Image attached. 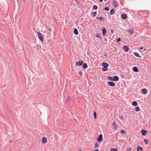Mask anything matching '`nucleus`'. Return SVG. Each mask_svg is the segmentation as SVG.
<instances>
[{
	"mask_svg": "<svg viewBox=\"0 0 151 151\" xmlns=\"http://www.w3.org/2000/svg\"><path fill=\"white\" fill-rule=\"evenodd\" d=\"M102 65L103 67V68H102L103 71H106L108 70V67L109 66V64L107 63L106 62L103 63H102Z\"/></svg>",
	"mask_w": 151,
	"mask_h": 151,
	"instance_id": "nucleus-1",
	"label": "nucleus"
},
{
	"mask_svg": "<svg viewBox=\"0 0 151 151\" xmlns=\"http://www.w3.org/2000/svg\"><path fill=\"white\" fill-rule=\"evenodd\" d=\"M37 35L39 39L42 42L43 40V38L42 34L39 32H37Z\"/></svg>",
	"mask_w": 151,
	"mask_h": 151,
	"instance_id": "nucleus-2",
	"label": "nucleus"
},
{
	"mask_svg": "<svg viewBox=\"0 0 151 151\" xmlns=\"http://www.w3.org/2000/svg\"><path fill=\"white\" fill-rule=\"evenodd\" d=\"M103 139V136L102 134L99 135L98 138L97 139V141L98 142H100Z\"/></svg>",
	"mask_w": 151,
	"mask_h": 151,
	"instance_id": "nucleus-3",
	"label": "nucleus"
},
{
	"mask_svg": "<svg viewBox=\"0 0 151 151\" xmlns=\"http://www.w3.org/2000/svg\"><path fill=\"white\" fill-rule=\"evenodd\" d=\"M83 64V61L82 60H81L76 62V64L77 66H80L82 65Z\"/></svg>",
	"mask_w": 151,
	"mask_h": 151,
	"instance_id": "nucleus-4",
	"label": "nucleus"
},
{
	"mask_svg": "<svg viewBox=\"0 0 151 151\" xmlns=\"http://www.w3.org/2000/svg\"><path fill=\"white\" fill-rule=\"evenodd\" d=\"M112 5L114 8H116L118 6V4L115 0H113L112 1Z\"/></svg>",
	"mask_w": 151,
	"mask_h": 151,
	"instance_id": "nucleus-5",
	"label": "nucleus"
},
{
	"mask_svg": "<svg viewBox=\"0 0 151 151\" xmlns=\"http://www.w3.org/2000/svg\"><path fill=\"white\" fill-rule=\"evenodd\" d=\"M121 17L122 19H126L127 17V15L125 14H123L121 15Z\"/></svg>",
	"mask_w": 151,
	"mask_h": 151,
	"instance_id": "nucleus-6",
	"label": "nucleus"
},
{
	"mask_svg": "<svg viewBox=\"0 0 151 151\" xmlns=\"http://www.w3.org/2000/svg\"><path fill=\"white\" fill-rule=\"evenodd\" d=\"M108 84L111 86L113 87L115 86V83L114 82L111 81H109L108 82Z\"/></svg>",
	"mask_w": 151,
	"mask_h": 151,
	"instance_id": "nucleus-7",
	"label": "nucleus"
},
{
	"mask_svg": "<svg viewBox=\"0 0 151 151\" xmlns=\"http://www.w3.org/2000/svg\"><path fill=\"white\" fill-rule=\"evenodd\" d=\"M141 133L143 136H145L147 134V132L144 129H142L141 130Z\"/></svg>",
	"mask_w": 151,
	"mask_h": 151,
	"instance_id": "nucleus-8",
	"label": "nucleus"
},
{
	"mask_svg": "<svg viewBox=\"0 0 151 151\" xmlns=\"http://www.w3.org/2000/svg\"><path fill=\"white\" fill-rule=\"evenodd\" d=\"M123 48L124 50L126 52H128L129 50V48L127 45H124L123 47Z\"/></svg>",
	"mask_w": 151,
	"mask_h": 151,
	"instance_id": "nucleus-9",
	"label": "nucleus"
},
{
	"mask_svg": "<svg viewBox=\"0 0 151 151\" xmlns=\"http://www.w3.org/2000/svg\"><path fill=\"white\" fill-rule=\"evenodd\" d=\"M127 32L130 35H132L134 33V30L131 29H129L127 30Z\"/></svg>",
	"mask_w": 151,
	"mask_h": 151,
	"instance_id": "nucleus-10",
	"label": "nucleus"
},
{
	"mask_svg": "<svg viewBox=\"0 0 151 151\" xmlns=\"http://www.w3.org/2000/svg\"><path fill=\"white\" fill-rule=\"evenodd\" d=\"M102 32L103 35L105 36L106 33V30L105 28L104 27L102 28Z\"/></svg>",
	"mask_w": 151,
	"mask_h": 151,
	"instance_id": "nucleus-11",
	"label": "nucleus"
},
{
	"mask_svg": "<svg viewBox=\"0 0 151 151\" xmlns=\"http://www.w3.org/2000/svg\"><path fill=\"white\" fill-rule=\"evenodd\" d=\"M42 142L43 143H45L47 142V139L45 137H43L42 139Z\"/></svg>",
	"mask_w": 151,
	"mask_h": 151,
	"instance_id": "nucleus-12",
	"label": "nucleus"
},
{
	"mask_svg": "<svg viewBox=\"0 0 151 151\" xmlns=\"http://www.w3.org/2000/svg\"><path fill=\"white\" fill-rule=\"evenodd\" d=\"M142 92L143 94H146L147 92V91L146 89L144 88L142 90Z\"/></svg>",
	"mask_w": 151,
	"mask_h": 151,
	"instance_id": "nucleus-13",
	"label": "nucleus"
},
{
	"mask_svg": "<svg viewBox=\"0 0 151 151\" xmlns=\"http://www.w3.org/2000/svg\"><path fill=\"white\" fill-rule=\"evenodd\" d=\"M74 34L76 35H78V30L76 28H75L74 29Z\"/></svg>",
	"mask_w": 151,
	"mask_h": 151,
	"instance_id": "nucleus-14",
	"label": "nucleus"
},
{
	"mask_svg": "<svg viewBox=\"0 0 151 151\" xmlns=\"http://www.w3.org/2000/svg\"><path fill=\"white\" fill-rule=\"evenodd\" d=\"M115 13V11L113 9H111L110 12V14L111 15H113Z\"/></svg>",
	"mask_w": 151,
	"mask_h": 151,
	"instance_id": "nucleus-15",
	"label": "nucleus"
},
{
	"mask_svg": "<svg viewBox=\"0 0 151 151\" xmlns=\"http://www.w3.org/2000/svg\"><path fill=\"white\" fill-rule=\"evenodd\" d=\"M112 125L114 127V129H116L117 128V126L115 122L113 123L112 124Z\"/></svg>",
	"mask_w": 151,
	"mask_h": 151,
	"instance_id": "nucleus-16",
	"label": "nucleus"
},
{
	"mask_svg": "<svg viewBox=\"0 0 151 151\" xmlns=\"http://www.w3.org/2000/svg\"><path fill=\"white\" fill-rule=\"evenodd\" d=\"M133 70V71H134L135 72H137L138 71V68L136 67H134Z\"/></svg>",
	"mask_w": 151,
	"mask_h": 151,
	"instance_id": "nucleus-17",
	"label": "nucleus"
},
{
	"mask_svg": "<svg viewBox=\"0 0 151 151\" xmlns=\"http://www.w3.org/2000/svg\"><path fill=\"white\" fill-rule=\"evenodd\" d=\"M143 150V148L142 147L139 146L137 147V151H139V150L142 151Z\"/></svg>",
	"mask_w": 151,
	"mask_h": 151,
	"instance_id": "nucleus-18",
	"label": "nucleus"
},
{
	"mask_svg": "<svg viewBox=\"0 0 151 151\" xmlns=\"http://www.w3.org/2000/svg\"><path fill=\"white\" fill-rule=\"evenodd\" d=\"M119 78L118 76H114V81H117L119 80Z\"/></svg>",
	"mask_w": 151,
	"mask_h": 151,
	"instance_id": "nucleus-19",
	"label": "nucleus"
},
{
	"mask_svg": "<svg viewBox=\"0 0 151 151\" xmlns=\"http://www.w3.org/2000/svg\"><path fill=\"white\" fill-rule=\"evenodd\" d=\"M133 54L135 56L138 57L140 58L141 57V56L139 55V54L136 52H134Z\"/></svg>",
	"mask_w": 151,
	"mask_h": 151,
	"instance_id": "nucleus-20",
	"label": "nucleus"
},
{
	"mask_svg": "<svg viewBox=\"0 0 151 151\" xmlns=\"http://www.w3.org/2000/svg\"><path fill=\"white\" fill-rule=\"evenodd\" d=\"M96 19H99L100 21H104L105 20V19L102 17H97Z\"/></svg>",
	"mask_w": 151,
	"mask_h": 151,
	"instance_id": "nucleus-21",
	"label": "nucleus"
},
{
	"mask_svg": "<svg viewBox=\"0 0 151 151\" xmlns=\"http://www.w3.org/2000/svg\"><path fill=\"white\" fill-rule=\"evenodd\" d=\"M132 105L134 106H136L137 105V103L136 101H134L132 102Z\"/></svg>",
	"mask_w": 151,
	"mask_h": 151,
	"instance_id": "nucleus-22",
	"label": "nucleus"
},
{
	"mask_svg": "<svg viewBox=\"0 0 151 151\" xmlns=\"http://www.w3.org/2000/svg\"><path fill=\"white\" fill-rule=\"evenodd\" d=\"M83 68L84 69H86L88 67L87 64L86 63H84L83 64Z\"/></svg>",
	"mask_w": 151,
	"mask_h": 151,
	"instance_id": "nucleus-23",
	"label": "nucleus"
},
{
	"mask_svg": "<svg viewBox=\"0 0 151 151\" xmlns=\"http://www.w3.org/2000/svg\"><path fill=\"white\" fill-rule=\"evenodd\" d=\"M111 151H117V150L116 148H111L110 149Z\"/></svg>",
	"mask_w": 151,
	"mask_h": 151,
	"instance_id": "nucleus-24",
	"label": "nucleus"
},
{
	"mask_svg": "<svg viewBox=\"0 0 151 151\" xmlns=\"http://www.w3.org/2000/svg\"><path fill=\"white\" fill-rule=\"evenodd\" d=\"M108 78L109 80H110L111 81H114V78L112 77H109Z\"/></svg>",
	"mask_w": 151,
	"mask_h": 151,
	"instance_id": "nucleus-25",
	"label": "nucleus"
},
{
	"mask_svg": "<svg viewBox=\"0 0 151 151\" xmlns=\"http://www.w3.org/2000/svg\"><path fill=\"white\" fill-rule=\"evenodd\" d=\"M143 141L145 144H147L148 142V141L147 139H144L143 140Z\"/></svg>",
	"mask_w": 151,
	"mask_h": 151,
	"instance_id": "nucleus-26",
	"label": "nucleus"
},
{
	"mask_svg": "<svg viewBox=\"0 0 151 151\" xmlns=\"http://www.w3.org/2000/svg\"><path fill=\"white\" fill-rule=\"evenodd\" d=\"M139 110V108L138 106H137L135 107V111H138Z\"/></svg>",
	"mask_w": 151,
	"mask_h": 151,
	"instance_id": "nucleus-27",
	"label": "nucleus"
},
{
	"mask_svg": "<svg viewBox=\"0 0 151 151\" xmlns=\"http://www.w3.org/2000/svg\"><path fill=\"white\" fill-rule=\"evenodd\" d=\"M92 14L93 17L95 16L97 14V12H94L92 13Z\"/></svg>",
	"mask_w": 151,
	"mask_h": 151,
	"instance_id": "nucleus-28",
	"label": "nucleus"
},
{
	"mask_svg": "<svg viewBox=\"0 0 151 151\" xmlns=\"http://www.w3.org/2000/svg\"><path fill=\"white\" fill-rule=\"evenodd\" d=\"M93 114H94V118H95V119H96V118L97 116H96V114L95 111H94Z\"/></svg>",
	"mask_w": 151,
	"mask_h": 151,
	"instance_id": "nucleus-29",
	"label": "nucleus"
},
{
	"mask_svg": "<svg viewBox=\"0 0 151 151\" xmlns=\"http://www.w3.org/2000/svg\"><path fill=\"white\" fill-rule=\"evenodd\" d=\"M93 8L95 9H97L98 8V6L96 5H94L93 6Z\"/></svg>",
	"mask_w": 151,
	"mask_h": 151,
	"instance_id": "nucleus-30",
	"label": "nucleus"
},
{
	"mask_svg": "<svg viewBox=\"0 0 151 151\" xmlns=\"http://www.w3.org/2000/svg\"><path fill=\"white\" fill-rule=\"evenodd\" d=\"M120 133L122 134H124L125 133V131L124 130H121L120 131Z\"/></svg>",
	"mask_w": 151,
	"mask_h": 151,
	"instance_id": "nucleus-31",
	"label": "nucleus"
},
{
	"mask_svg": "<svg viewBox=\"0 0 151 151\" xmlns=\"http://www.w3.org/2000/svg\"><path fill=\"white\" fill-rule=\"evenodd\" d=\"M99 144L98 142H96V143H95V147H98L99 146Z\"/></svg>",
	"mask_w": 151,
	"mask_h": 151,
	"instance_id": "nucleus-32",
	"label": "nucleus"
},
{
	"mask_svg": "<svg viewBox=\"0 0 151 151\" xmlns=\"http://www.w3.org/2000/svg\"><path fill=\"white\" fill-rule=\"evenodd\" d=\"M96 37H97V38H100L101 37V36H100V35H99V34H96Z\"/></svg>",
	"mask_w": 151,
	"mask_h": 151,
	"instance_id": "nucleus-33",
	"label": "nucleus"
},
{
	"mask_svg": "<svg viewBox=\"0 0 151 151\" xmlns=\"http://www.w3.org/2000/svg\"><path fill=\"white\" fill-rule=\"evenodd\" d=\"M119 118L121 119V120H123L124 119L122 115H120L119 116Z\"/></svg>",
	"mask_w": 151,
	"mask_h": 151,
	"instance_id": "nucleus-34",
	"label": "nucleus"
},
{
	"mask_svg": "<svg viewBox=\"0 0 151 151\" xmlns=\"http://www.w3.org/2000/svg\"><path fill=\"white\" fill-rule=\"evenodd\" d=\"M132 150V149L131 147L128 148L127 149V151H131Z\"/></svg>",
	"mask_w": 151,
	"mask_h": 151,
	"instance_id": "nucleus-35",
	"label": "nucleus"
},
{
	"mask_svg": "<svg viewBox=\"0 0 151 151\" xmlns=\"http://www.w3.org/2000/svg\"><path fill=\"white\" fill-rule=\"evenodd\" d=\"M104 9L106 11H109V8L108 7H106Z\"/></svg>",
	"mask_w": 151,
	"mask_h": 151,
	"instance_id": "nucleus-36",
	"label": "nucleus"
},
{
	"mask_svg": "<svg viewBox=\"0 0 151 151\" xmlns=\"http://www.w3.org/2000/svg\"><path fill=\"white\" fill-rule=\"evenodd\" d=\"M121 38H119L117 39V40H116V41L117 42H119L120 41H121Z\"/></svg>",
	"mask_w": 151,
	"mask_h": 151,
	"instance_id": "nucleus-37",
	"label": "nucleus"
},
{
	"mask_svg": "<svg viewBox=\"0 0 151 151\" xmlns=\"http://www.w3.org/2000/svg\"><path fill=\"white\" fill-rule=\"evenodd\" d=\"M78 74H79V75H81V76H82V71H80V72H79Z\"/></svg>",
	"mask_w": 151,
	"mask_h": 151,
	"instance_id": "nucleus-38",
	"label": "nucleus"
},
{
	"mask_svg": "<svg viewBox=\"0 0 151 151\" xmlns=\"http://www.w3.org/2000/svg\"><path fill=\"white\" fill-rule=\"evenodd\" d=\"M70 97H68L67 99V101H70Z\"/></svg>",
	"mask_w": 151,
	"mask_h": 151,
	"instance_id": "nucleus-39",
	"label": "nucleus"
},
{
	"mask_svg": "<svg viewBox=\"0 0 151 151\" xmlns=\"http://www.w3.org/2000/svg\"><path fill=\"white\" fill-rule=\"evenodd\" d=\"M111 32L112 33H113L114 32V30L112 29L111 30Z\"/></svg>",
	"mask_w": 151,
	"mask_h": 151,
	"instance_id": "nucleus-40",
	"label": "nucleus"
},
{
	"mask_svg": "<svg viewBox=\"0 0 151 151\" xmlns=\"http://www.w3.org/2000/svg\"><path fill=\"white\" fill-rule=\"evenodd\" d=\"M94 151H99V150L98 149H96V150H95Z\"/></svg>",
	"mask_w": 151,
	"mask_h": 151,
	"instance_id": "nucleus-41",
	"label": "nucleus"
},
{
	"mask_svg": "<svg viewBox=\"0 0 151 151\" xmlns=\"http://www.w3.org/2000/svg\"><path fill=\"white\" fill-rule=\"evenodd\" d=\"M48 29L49 30H50L51 29V28H48Z\"/></svg>",
	"mask_w": 151,
	"mask_h": 151,
	"instance_id": "nucleus-42",
	"label": "nucleus"
},
{
	"mask_svg": "<svg viewBox=\"0 0 151 151\" xmlns=\"http://www.w3.org/2000/svg\"><path fill=\"white\" fill-rule=\"evenodd\" d=\"M103 1V0H100V1L101 2H102Z\"/></svg>",
	"mask_w": 151,
	"mask_h": 151,
	"instance_id": "nucleus-43",
	"label": "nucleus"
},
{
	"mask_svg": "<svg viewBox=\"0 0 151 151\" xmlns=\"http://www.w3.org/2000/svg\"><path fill=\"white\" fill-rule=\"evenodd\" d=\"M143 49V47H141L140 48V50H142V49Z\"/></svg>",
	"mask_w": 151,
	"mask_h": 151,
	"instance_id": "nucleus-44",
	"label": "nucleus"
},
{
	"mask_svg": "<svg viewBox=\"0 0 151 151\" xmlns=\"http://www.w3.org/2000/svg\"><path fill=\"white\" fill-rule=\"evenodd\" d=\"M48 35H50V32H49V33H48Z\"/></svg>",
	"mask_w": 151,
	"mask_h": 151,
	"instance_id": "nucleus-45",
	"label": "nucleus"
},
{
	"mask_svg": "<svg viewBox=\"0 0 151 151\" xmlns=\"http://www.w3.org/2000/svg\"><path fill=\"white\" fill-rule=\"evenodd\" d=\"M79 151H82V150H81L80 149Z\"/></svg>",
	"mask_w": 151,
	"mask_h": 151,
	"instance_id": "nucleus-46",
	"label": "nucleus"
},
{
	"mask_svg": "<svg viewBox=\"0 0 151 151\" xmlns=\"http://www.w3.org/2000/svg\"><path fill=\"white\" fill-rule=\"evenodd\" d=\"M106 0H104V1H106Z\"/></svg>",
	"mask_w": 151,
	"mask_h": 151,
	"instance_id": "nucleus-47",
	"label": "nucleus"
},
{
	"mask_svg": "<svg viewBox=\"0 0 151 151\" xmlns=\"http://www.w3.org/2000/svg\"><path fill=\"white\" fill-rule=\"evenodd\" d=\"M23 0L24 1H25V0Z\"/></svg>",
	"mask_w": 151,
	"mask_h": 151,
	"instance_id": "nucleus-48",
	"label": "nucleus"
}]
</instances>
